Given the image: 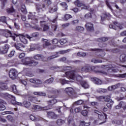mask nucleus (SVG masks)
Wrapping results in <instances>:
<instances>
[{
	"label": "nucleus",
	"instance_id": "b1692460",
	"mask_svg": "<svg viewBox=\"0 0 126 126\" xmlns=\"http://www.w3.org/2000/svg\"><path fill=\"white\" fill-rule=\"evenodd\" d=\"M59 82L61 83L62 85H64V84H69V83H70V81L60 79H59Z\"/></svg>",
	"mask_w": 126,
	"mask_h": 126
},
{
	"label": "nucleus",
	"instance_id": "052dcab7",
	"mask_svg": "<svg viewBox=\"0 0 126 126\" xmlns=\"http://www.w3.org/2000/svg\"><path fill=\"white\" fill-rule=\"evenodd\" d=\"M51 28L52 30L55 32L56 31L58 28V26H57V25H52Z\"/></svg>",
	"mask_w": 126,
	"mask_h": 126
},
{
	"label": "nucleus",
	"instance_id": "c03bdc74",
	"mask_svg": "<svg viewBox=\"0 0 126 126\" xmlns=\"http://www.w3.org/2000/svg\"><path fill=\"white\" fill-rule=\"evenodd\" d=\"M84 103V101L82 100H79L77 101H75L74 104L75 105H82Z\"/></svg>",
	"mask_w": 126,
	"mask_h": 126
},
{
	"label": "nucleus",
	"instance_id": "aec40b11",
	"mask_svg": "<svg viewBox=\"0 0 126 126\" xmlns=\"http://www.w3.org/2000/svg\"><path fill=\"white\" fill-rule=\"evenodd\" d=\"M26 70L27 71V72L26 73V75L27 76H29V77H32V76H34V74L32 73V71H31L30 69L27 68Z\"/></svg>",
	"mask_w": 126,
	"mask_h": 126
},
{
	"label": "nucleus",
	"instance_id": "a211bd4d",
	"mask_svg": "<svg viewBox=\"0 0 126 126\" xmlns=\"http://www.w3.org/2000/svg\"><path fill=\"white\" fill-rule=\"evenodd\" d=\"M8 98H10V99H12V100H13L11 101V103L13 105H17V103H19L18 102L14 100H15V97L14 96H13V95L8 94Z\"/></svg>",
	"mask_w": 126,
	"mask_h": 126
},
{
	"label": "nucleus",
	"instance_id": "13d9d810",
	"mask_svg": "<svg viewBox=\"0 0 126 126\" xmlns=\"http://www.w3.org/2000/svg\"><path fill=\"white\" fill-rule=\"evenodd\" d=\"M34 26H32V28L34 29H35V30H40L41 28H40V27H39V25H34Z\"/></svg>",
	"mask_w": 126,
	"mask_h": 126
},
{
	"label": "nucleus",
	"instance_id": "f704fd0d",
	"mask_svg": "<svg viewBox=\"0 0 126 126\" xmlns=\"http://www.w3.org/2000/svg\"><path fill=\"white\" fill-rule=\"evenodd\" d=\"M113 123L118 126H120V125L123 124V120H113Z\"/></svg>",
	"mask_w": 126,
	"mask_h": 126
},
{
	"label": "nucleus",
	"instance_id": "7ed1b4c3",
	"mask_svg": "<svg viewBox=\"0 0 126 126\" xmlns=\"http://www.w3.org/2000/svg\"><path fill=\"white\" fill-rule=\"evenodd\" d=\"M65 92L72 98H76V94L74 92V90L71 87H68L65 89Z\"/></svg>",
	"mask_w": 126,
	"mask_h": 126
},
{
	"label": "nucleus",
	"instance_id": "4468645a",
	"mask_svg": "<svg viewBox=\"0 0 126 126\" xmlns=\"http://www.w3.org/2000/svg\"><path fill=\"white\" fill-rule=\"evenodd\" d=\"M41 41L43 43V48H46V47H48L51 45V43L48 41V39L42 38Z\"/></svg>",
	"mask_w": 126,
	"mask_h": 126
},
{
	"label": "nucleus",
	"instance_id": "c756f323",
	"mask_svg": "<svg viewBox=\"0 0 126 126\" xmlns=\"http://www.w3.org/2000/svg\"><path fill=\"white\" fill-rule=\"evenodd\" d=\"M124 106H125V102L124 101H121L118 105L115 106V109L118 110L119 109H121L122 107H124Z\"/></svg>",
	"mask_w": 126,
	"mask_h": 126
},
{
	"label": "nucleus",
	"instance_id": "c9c22d12",
	"mask_svg": "<svg viewBox=\"0 0 126 126\" xmlns=\"http://www.w3.org/2000/svg\"><path fill=\"white\" fill-rule=\"evenodd\" d=\"M40 109L42 110V111H47L48 110H51V109H52V107L48 105L44 107H40Z\"/></svg>",
	"mask_w": 126,
	"mask_h": 126
},
{
	"label": "nucleus",
	"instance_id": "412c9836",
	"mask_svg": "<svg viewBox=\"0 0 126 126\" xmlns=\"http://www.w3.org/2000/svg\"><path fill=\"white\" fill-rule=\"evenodd\" d=\"M38 36H39V33H38V32H33V33H32V36H30L28 34L26 35V37L28 38V39H29L30 40H31L32 37H38Z\"/></svg>",
	"mask_w": 126,
	"mask_h": 126
},
{
	"label": "nucleus",
	"instance_id": "603ef678",
	"mask_svg": "<svg viewBox=\"0 0 126 126\" xmlns=\"http://www.w3.org/2000/svg\"><path fill=\"white\" fill-rule=\"evenodd\" d=\"M57 10H58V8H57V7H55L54 8H51L49 12H50V13H53L55 11H57Z\"/></svg>",
	"mask_w": 126,
	"mask_h": 126
},
{
	"label": "nucleus",
	"instance_id": "864d4df0",
	"mask_svg": "<svg viewBox=\"0 0 126 126\" xmlns=\"http://www.w3.org/2000/svg\"><path fill=\"white\" fill-rule=\"evenodd\" d=\"M0 21L3 23H6V18L5 16L1 17Z\"/></svg>",
	"mask_w": 126,
	"mask_h": 126
},
{
	"label": "nucleus",
	"instance_id": "2eb2a0df",
	"mask_svg": "<svg viewBox=\"0 0 126 126\" xmlns=\"http://www.w3.org/2000/svg\"><path fill=\"white\" fill-rule=\"evenodd\" d=\"M40 23L41 26L43 27V31H47L50 29V27H49L48 25L43 24V23H45L44 21H40Z\"/></svg>",
	"mask_w": 126,
	"mask_h": 126
},
{
	"label": "nucleus",
	"instance_id": "6e6552de",
	"mask_svg": "<svg viewBox=\"0 0 126 126\" xmlns=\"http://www.w3.org/2000/svg\"><path fill=\"white\" fill-rule=\"evenodd\" d=\"M98 119L100 120V121H103V122L101 123H100L99 125H102V124H104V123H106V120L108 119V116L105 113H103V114H100L98 116Z\"/></svg>",
	"mask_w": 126,
	"mask_h": 126
},
{
	"label": "nucleus",
	"instance_id": "49530a36",
	"mask_svg": "<svg viewBox=\"0 0 126 126\" xmlns=\"http://www.w3.org/2000/svg\"><path fill=\"white\" fill-rule=\"evenodd\" d=\"M39 63L38 62H35L34 60H32L31 61V64L30 65H32L33 66H35V65H37Z\"/></svg>",
	"mask_w": 126,
	"mask_h": 126
},
{
	"label": "nucleus",
	"instance_id": "2f4dec72",
	"mask_svg": "<svg viewBox=\"0 0 126 126\" xmlns=\"http://www.w3.org/2000/svg\"><path fill=\"white\" fill-rule=\"evenodd\" d=\"M59 57V55L58 54L53 55L51 56L48 57L47 58V61H52V60H54V59H56V58H58Z\"/></svg>",
	"mask_w": 126,
	"mask_h": 126
},
{
	"label": "nucleus",
	"instance_id": "09e8293b",
	"mask_svg": "<svg viewBox=\"0 0 126 126\" xmlns=\"http://www.w3.org/2000/svg\"><path fill=\"white\" fill-rule=\"evenodd\" d=\"M12 90L13 92H14V93H17L18 91L17 89L16 88V86H15V85H13L12 86Z\"/></svg>",
	"mask_w": 126,
	"mask_h": 126
},
{
	"label": "nucleus",
	"instance_id": "4c0bfd02",
	"mask_svg": "<svg viewBox=\"0 0 126 126\" xmlns=\"http://www.w3.org/2000/svg\"><path fill=\"white\" fill-rule=\"evenodd\" d=\"M1 89L2 90H6L8 89V87H7V85L6 83H3L1 84Z\"/></svg>",
	"mask_w": 126,
	"mask_h": 126
},
{
	"label": "nucleus",
	"instance_id": "a878e982",
	"mask_svg": "<svg viewBox=\"0 0 126 126\" xmlns=\"http://www.w3.org/2000/svg\"><path fill=\"white\" fill-rule=\"evenodd\" d=\"M54 79L53 77H51L46 80H45L43 83L46 84H51V83H53L54 82Z\"/></svg>",
	"mask_w": 126,
	"mask_h": 126
},
{
	"label": "nucleus",
	"instance_id": "69168bd1",
	"mask_svg": "<svg viewBox=\"0 0 126 126\" xmlns=\"http://www.w3.org/2000/svg\"><path fill=\"white\" fill-rule=\"evenodd\" d=\"M110 51L112 52V53H118V52H119V49H118L117 48H115L113 49H110Z\"/></svg>",
	"mask_w": 126,
	"mask_h": 126
},
{
	"label": "nucleus",
	"instance_id": "338daca9",
	"mask_svg": "<svg viewBox=\"0 0 126 126\" xmlns=\"http://www.w3.org/2000/svg\"><path fill=\"white\" fill-rule=\"evenodd\" d=\"M14 53H15V51H11L10 54L8 55V57H9V58H11L12 57H13L14 56Z\"/></svg>",
	"mask_w": 126,
	"mask_h": 126
},
{
	"label": "nucleus",
	"instance_id": "7c9ffc66",
	"mask_svg": "<svg viewBox=\"0 0 126 126\" xmlns=\"http://www.w3.org/2000/svg\"><path fill=\"white\" fill-rule=\"evenodd\" d=\"M120 60L122 63H125L126 61V54H122L120 56Z\"/></svg>",
	"mask_w": 126,
	"mask_h": 126
},
{
	"label": "nucleus",
	"instance_id": "473e14b6",
	"mask_svg": "<svg viewBox=\"0 0 126 126\" xmlns=\"http://www.w3.org/2000/svg\"><path fill=\"white\" fill-rule=\"evenodd\" d=\"M47 102L49 105L53 106V105H55V104H56V103H57V99H53L50 100L49 101H48Z\"/></svg>",
	"mask_w": 126,
	"mask_h": 126
},
{
	"label": "nucleus",
	"instance_id": "0e129e2a",
	"mask_svg": "<svg viewBox=\"0 0 126 126\" xmlns=\"http://www.w3.org/2000/svg\"><path fill=\"white\" fill-rule=\"evenodd\" d=\"M52 43L54 45H57V44L59 43V40H58L57 38L54 39L52 41Z\"/></svg>",
	"mask_w": 126,
	"mask_h": 126
},
{
	"label": "nucleus",
	"instance_id": "a19ab883",
	"mask_svg": "<svg viewBox=\"0 0 126 126\" xmlns=\"http://www.w3.org/2000/svg\"><path fill=\"white\" fill-rule=\"evenodd\" d=\"M33 94L34 95H38V96H46V93L43 92H34Z\"/></svg>",
	"mask_w": 126,
	"mask_h": 126
},
{
	"label": "nucleus",
	"instance_id": "774afa93",
	"mask_svg": "<svg viewBox=\"0 0 126 126\" xmlns=\"http://www.w3.org/2000/svg\"><path fill=\"white\" fill-rule=\"evenodd\" d=\"M86 18H90L91 17V13H88L85 15Z\"/></svg>",
	"mask_w": 126,
	"mask_h": 126
},
{
	"label": "nucleus",
	"instance_id": "0eeeda50",
	"mask_svg": "<svg viewBox=\"0 0 126 126\" xmlns=\"http://www.w3.org/2000/svg\"><path fill=\"white\" fill-rule=\"evenodd\" d=\"M85 27L87 31H89L90 32H93V31H94L93 24L90 22L87 23L85 25Z\"/></svg>",
	"mask_w": 126,
	"mask_h": 126
},
{
	"label": "nucleus",
	"instance_id": "ddd939ff",
	"mask_svg": "<svg viewBox=\"0 0 126 126\" xmlns=\"http://www.w3.org/2000/svg\"><path fill=\"white\" fill-rule=\"evenodd\" d=\"M91 80L97 85H101L102 84V81L96 77H92Z\"/></svg>",
	"mask_w": 126,
	"mask_h": 126
},
{
	"label": "nucleus",
	"instance_id": "1a4fd4ad",
	"mask_svg": "<svg viewBox=\"0 0 126 126\" xmlns=\"http://www.w3.org/2000/svg\"><path fill=\"white\" fill-rule=\"evenodd\" d=\"M17 104L18 106H24L25 108H29L31 106L30 102L27 100H24L23 103L17 102Z\"/></svg>",
	"mask_w": 126,
	"mask_h": 126
},
{
	"label": "nucleus",
	"instance_id": "9d476101",
	"mask_svg": "<svg viewBox=\"0 0 126 126\" xmlns=\"http://www.w3.org/2000/svg\"><path fill=\"white\" fill-rule=\"evenodd\" d=\"M14 47L18 51H23V49L25 48V46L21 43H15Z\"/></svg>",
	"mask_w": 126,
	"mask_h": 126
},
{
	"label": "nucleus",
	"instance_id": "ea45409f",
	"mask_svg": "<svg viewBox=\"0 0 126 126\" xmlns=\"http://www.w3.org/2000/svg\"><path fill=\"white\" fill-rule=\"evenodd\" d=\"M90 126V122L86 123L85 121L81 122L80 126Z\"/></svg>",
	"mask_w": 126,
	"mask_h": 126
},
{
	"label": "nucleus",
	"instance_id": "8fccbe9b",
	"mask_svg": "<svg viewBox=\"0 0 126 126\" xmlns=\"http://www.w3.org/2000/svg\"><path fill=\"white\" fill-rule=\"evenodd\" d=\"M30 118L32 121H33L34 122H38V119L36 118V117L33 115H31Z\"/></svg>",
	"mask_w": 126,
	"mask_h": 126
},
{
	"label": "nucleus",
	"instance_id": "393cba45",
	"mask_svg": "<svg viewBox=\"0 0 126 126\" xmlns=\"http://www.w3.org/2000/svg\"><path fill=\"white\" fill-rule=\"evenodd\" d=\"M102 68H105V69H106V70H112V71H113L114 72H117V69H113V68L109 67L108 65H103V66H102Z\"/></svg>",
	"mask_w": 126,
	"mask_h": 126
},
{
	"label": "nucleus",
	"instance_id": "dca6fc26",
	"mask_svg": "<svg viewBox=\"0 0 126 126\" xmlns=\"http://www.w3.org/2000/svg\"><path fill=\"white\" fill-rule=\"evenodd\" d=\"M30 82L34 84H42V81L37 79H30Z\"/></svg>",
	"mask_w": 126,
	"mask_h": 126
},
{
	"label": "nucleus",
	"instance_id": "6e6d98bb",
	"mask_svg": "<svg viewBox=\"0 0 126 126\" xmlns=\"http://www.w3.org/2000/svg\"><path fill=\"white\" fill-rule=\"evenodd\" d=\"M114 25H116L117 28H119L121 30L123 29V26H122L121 25H118V22H114Z\"/></svg>",
	"mask_w": 126,
	"mask_h": 126
},
{
	"label": "nucleus",
	"instance_id": "c85d7f7f",
	"mask_svg": "<svg viewBox=\"0 0 126 126\" xmlns=\"http://www.w3.org/2000/svg\"><path fill=\"white\" fill-rule=\"evenodd\" d=\"M21 11L24 14H26V13H27V10H26V7H25V5L24 4H22Z\"/></svg>",
	"mask_w": 126,
	"mask_h": 126
},
{
	"label": "nucleus",
	"instance_id": "f03ea898",
	"mask_svg": "<svg viewBox=\"0 0 126 126\" xmlns=\"http://www.w3.org/2000/svg\"><path fill=\"white\" fill-rule=\"evenodd\" d=\"M75 72H79V70H75L73 71H67L64 72V74L62 75V76H65V77H67L68 78H70V79H73V80H76L79 83L81 84L82 82V79L83 78L80 75H75Z\"/></svg>",
	"mask_w": 126,
	"mask_h": 126
},
{
	"label": "nucleus",
	"instance_id": "bb28decb",
	"mask_svg": "<svg viewBox=\"0 0 126 126\" xmlns=\"http://www.w3.org/2000/svg\"><path fill=\"white\" fill-rule=\"evenodd\" d=\"M8 49H9V46L7 44L5 45L4 49L1 51V54L3 55L4 54H6L7 53V51H8Z\"/></svg>",
	"mask_w": 126,
	"mask_h": 126
},
{
	"label": "nucleus",
	"instance_id": "a18cd8bd",
	"mask_svg": "<svg viewBox=\"0 0 126 126\" xmlns=\"http://www.w3.org/2000/svg\"><path fill=\"white\" fill-rule=\"evenodd\" d=\"M94 72H95L96 73L98 72L99 73H102L103 74H104L105 75H107V72L104 71L97 70H96V68H94Z\"/></svg>",
	"mask_w": 126,
	"mask_h": 126
},
{
	"label": "nucleus",
	"instance_id": "cd10ccee",
	"mask_svg": "<svg viewBox=\"0 0 126 126\" xmlns=\"http://www.w3.org/2000/svg\"><path fill=\"white\" fill-rule=\"evenodd\" d=\"M6 12L7 13H13V12H15V9L13 8V6H12L10 8H8L6 9Z\"/></svg>",
	"mask_w": 126,
	"mask_h": 126
},
{
	"label": "nucleus",
	"instance_id": "79ce46f5",
	"mask_svg": "<svg viewBox=\"0 0 126 126\" xmlns=\"http://www.w3.org/2000/svg\"><path fill=\"white\" fill-rule=\"evenodd\" d=\"M76 31H78V32H83L84 31V28L81 26H78L76 28Z\"/></svg>",
	"mask_w": 126,
	"mask_h": 126
},
{
	"label": "nucleus",
	"instance_id": "f257e3e1",
	"mask_svg": "<svg viewBox=\"0 0 126 126\" xmlns=\"http://www.w3.org/2000/svg\"><path fill=\"white\" fill-rule=\"evenodd\" d=\"M6 33H5V37L6 38L10 37L13 41H16L17 42H18V39H19L21 42L23 43V44H27V39L25 38V36L23 35V34H16L8 30H6Z\"/></svg>",
	"mask_w": 126,
	"mask_h": 126
},
{
	"label": "nucleus",
	"instance_id": "4be33fe9",
	"mask_svg": "<svg viewBox=\"0 0 126 126\" xmlns=\"http://www.w3.org/2000/svg\"><path fill=\"white\" fill-rule=\"evenodd\" d=\"M33 59L36 61H40V60H43L44 57L42 55L37 54L33 56Z\"/></svg>",
	"mask_w": 126,
	"mask_h": 126
},
{
	"label": "nucleus",
	"instance_id": "58836bf2",
	"mask_svg": "<svg viewBox=\"0 0 126 126\" xmlns=\"http://www.w3.org/2000/svg\"><path fill=\"white\" fill-rule=\"evenodd\" d=\"M74 4L75 5H77V6H78L79 7H80V6H83V3L80 2L79 0H77L74 2Z\"/></svg>",
	"mask_w": 126,
	"mask_h": 126
},
{
	"label": "nucleus",
	"instance_id": "5fc2aeb1",
	"mask_svg": "<svg viewBox=\"0 0 126 126\" xmlns=\"http://www.w3.org/2000/svg\"><path fill=\"white\" fill-rule=\"evenodd\" d=\"M69 63H82L80 60H75V61H69Z\"/></svg>",
	"mask_w": 126,
	"mask_h": 126
},
{
	"label": "nucleus",
	"instance_id": "37998d69",
	"mask_svg": "<svg viewBox=\"0 0 126 126\" xmlns=\"http://www.w3.org/2000/svg\"><path fill=\"white\" fill-rule=\"evenodd\" d=\"M67 42V39L66 38H62L60 41V43L61 44V45H63Z\"/></svg>",
	"mask_w": 126,
	"mask_h": 126
},
{
	"label": "nucleus",
	"instance_id": "bf43d9fd",
	"mask_svg": "<svg viewBox=\"0 0 126 126\" xmlns=\"http://www.w3.org/2000/svg\"><path fill=\"white\" fill-rule=\"evenodd\" d=\"M60 62H63V63H69V61H66V58L65 57H63L60 59Z\"/></svg>",
	"mask_w": 126,
	"mask_h": 126
},
{
	"label": "nucleus",
	"instance_id": "e2e57ef3",
	"mask_svg": "<svg viewBox=\"0 0 126 126\" xmlns=\"http://www.w3.org/2000/svg\"><path fill=\"white\" fill-rule=\"evenodd\" d=\"M109 15H110V14H107L105 13L104 14V16H101V20L102 21H104V20H105V19L106 18V17H107V16H109Z\"/></svg>",
	"mask_w": 126,
	"mask_h": 126
},
{
	"label": "nucleus",
	"instance_id": "f3484780",
	"mask_svg": "<svg viewBox=\"0 0 126 126\" xmlns=\"http://www.w3.org/2000/svg\"><path fill=\"white\" fill-rule=\"evenodd\" d=\"M80 84L85 89L89 88V84H88V83L86 81H82Z\"/></svg>",
	"mask_w": 126,
	"mask_h": 126
},
{
	"label": "nucleus",
	"instance_id": "4d7b16f0",
	"mask_svg": "<svg viewBox=\"0 0 126 126\" xmlns=\"http://www.w3.org/2000/svg\"><path fill=\"white\" fill-rule=\"evenodd\" d=\"M88 114V111L87 110H84L81 112V114L84 116V117H86Z\"/></svg>",
	"mask_w": 126,
	"mask_h": 126
},
{
	"label": "nucleus",
	"instance_id": "5701e85b",
	"mask_svg": "<svg viewBox=\"0 0 126 126\" xmlns=\"http://www.w3.org/2000/svg\"><path fill=\"white\" fill-rule=\"evenodd\" d=\"M70 51V49H67L66 50H62L59 52H57L56 54L58 55H64V54H67L68 52Z\"/></svg>",
	"mask_w": 126,
	"mask_h": 126
},
{
	"label": "nucleus",
	"instance_id": "e433bc0d",
	"mask_svg": "<svg viewBox=\"0 0 126 126\" xmlns=\"http://www.w3.org/2000/svg\"><path fill=\"white\" fill-rule=\"evenodd\" d=\"M61 5L64 8V10H67V7H68V6H67V4L66 3L63 2L60 3Z\"/></svg>",
	"mask_w": 126,
	"mask_h": 126
},
{
	"label": "nucleus",
	"instance_id": "f8f14e48",
	"mask_svg": "<svg viewBox=\"0 0 126 126\" xmlns=\"http://www.w3.org/2000/svg\"><path fill=\"white\" fill-rule=\"evenodd\" d=\"M122 85H123L122 84L118 83L116 85L111 86V87H108V90H109V91H112L113 90H115V89H118V88H119V87H121V86H122Z\"/></svg>",
	"mask_w": 126,
	"mask_h": 126
},
{
	"label": "nucleus",
	"instance_id": "39448f33",
	"mask_svg": "<svg viewBox=\"0 0 126 126\" xmlns=\"http://www.w3.org/2000/svg\"><path fill=\"white\" fill-rule=\"evenodd\" d=\"M9 77L14 80L16 78V76H17V71H16L15 69H11L9 72Z\"/></svg>",
	"mask_w": 126,
	"mask_h": 126
},
{
	"label": "nucleus",
	"instance_id": "423d86ee",
	"mask_svg": "<svg viewBox=\"0 0 126 126\" xmlns=\"http://www.w3.org/2000/svg\"><path fill=\"white\" fill-rule=\"evenodd\" d=\"M47 115L49 119H51L52 120H57L58 119V115L53 111L47 112Z\"/></svg>",
	"mask_w": 126,
	"mask_h": 126
},
{
	"label": "nucleus",
	"instance_id": "680f3d73",
	"mask_svg": "<svg viewBox=\"0 0 126 126\" xmlns=\"http://www.w3.org/2000/svg\"><path fill=\"white\" fill-rule=\"evenodd\" d=\"M92 63H102V60H92Z\"/></svg>",
	"mask_w": 126,
	"mask_h": 126
},
{
	"label": "nucleus",
	"instance_id": "de8ad7c7",
	"mask_svg": "<svg viewBox=\"0 0 126 126\" xmlns=\"http://www.w3.org/2000/svg\"><path fill=\"white\" fill-rule=\"evenodd\" d=\"M26 64H28V65H30L31 64V59H30V58L27 57L26 58Z\"/></svg>",
	"mask_w": 126,
	"mask_h": 126
},
{
	"label": "nucleus",
	"instance_id": "3c124183",
	"mask_svg": "<svg viewBox=\"0 0 126 126\" xmlns=\"http://www.w3.org/2000/svg\"><path fill=\"white\" fill-rule=\"evenodd\" d=\"M72 16L69 14H65L64 17V20H68V19H70Z\"/></svg>",
	"mask_w": 126,
	"mask_h": 126
},
{
	"label": "nucleus",
	"instance_id": "20e7f679",
	"mask_svg": "<svg viewBox=\"0 0 126 126\" xmlns=\"http://www.w3.org/2000/svg\"><path fill=\"white\" fill-rule=\"evenodd\" d=\"M30 14L28 15V19H31V23L35 25L36 23H38V19L36 18L35 15H32L31 12H29Z\"/></svg>",
	"mask_w": 126,
	"mask_h": 126
},
{
	"label": "nucleus",
	"instance_id": "9b49d317",
	"mask_svg": "<svg viewBox=\"0 0 126 126\" xmlns=\"http://www.w3.org/2000/svg\"><path fill=\"white\" fill-rule=\"evenodd\" d=\"M82 72H89L91 70V67L89 65H86L84 66H82L80 68Z\"/></svg>",
	"mask_w": 126,
	"mask_h": 126
},
{
	"label": "nucleus",
	"instance_id": "72a5a7b5",
	"mask_svg": "<svg viewBox=\"0 0 126 126\" xmlns=\"http://www.w3.org/2000/svg\"><path fill=\"white\" fill-rule=\"evenodd\" d=\"M56 123L58 126H62V125H63V124H64V121L62 119H59L57 120Z\"/></svg>",
	"mask_w": 126,
	"mask_h": 126
},
{
	"label": "nucleus",
	"instance_id": "6ab92c4d",
	"mask_svg": "<svg viewBox=\"0 0 126 126\" xmlns=\"http://www.w3.org/2000/svg\"><path fill=\"white\" fill-rule=\"evenodd\" d=\"M111 39L109 37H102L99 38H97V41L98 42H107V41H108V40H110Z\"/></svg>",
	"mask_w": 126,
	"mask_h": 126
}]
</instances>
